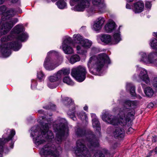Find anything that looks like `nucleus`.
I'll return each mask as SVG.
<instances>
[{"instance_id":"nucleus-56","label":"nucleus","mask_w":157,"mask_h":157,"mask_svg":"<svg viewBox=\"0 0 157 157\" xmlns=\"http://www.w3.org/2000/svg\"><path fill=\"white\" fill-rule=\"evenodd\" d=\"M117 146V143H116L114 144L113 146L112 147L113 149H115L116 148Z\"/></svg>"},{"instance_id":"nucleus-60","label":"nucleus","mask_w":157,"mask_h":157,"mask_svg":"<svg viewBox=\"0 0 157 157\" xmlns=\"http://www.w3.org/2000/svg\"><path fill=\"white\" fill-rule=\"evenodd\" d=\"M5 0H0V5L2 4L4 2Z\"/></svg>"},{"instance_id":"nucleus-14","label":"nucleus","mask_w":157,"mask_h":157,"mask_svg":"<svg viewBox=\"0 0 157 157\" xmlns=\"http://www.w3.org/2000/svg\"><path fill=\"white\" fill-rule=\"evenodd\" d=\"M101 117L104 121L108 124L114 126L118 125L117 117L110 114L108 111H104L102 113Z\"/></svg>"},{"instance_id":"nucleus-28","label":"nucleus","mask_w":157,"mask_h":157,"mask_svg":"<svg viewBox=\"0 0 157 157\" xmlns=\"http://www.w3.org/2000/svg\"><path fill=\"white\" fill-rule=\"evenodd\" d=\"M144 92L146 95L149 97H151L154 94L153 89L150 87L145 88L144 90Z\"/></svg>"},{"instance_id":"nucleus-45","label":"nucleus","mask_w":157,"mask_h":157,"mask_svg":"<svg viewBox=\"0 0 157 157\" xmlns=\"http://www.w3.org/2000/svg\"><path fill=\"white\" fill-rule=\"evenodd\" d=\"M153 85L154 87L157 89V77L154 78L153 82Z\"/></svg>"},{"instance_id":"nucleus-35","label":"nucleus","mask_w":157,"mask_h":157,"mask_svg":"<svg viewBox=\"0 0 157 157\" xmlns=\"http://www.w3.org/2000/svg\"><path fill=\"white\" fill-rule=\"evenodd\" d=\"M58 74L60 75V77L61 78V76L62 74L64 75H68L70 74V70L67 69L63 68L61 70H60L58 72Z\"/></svg>"},{"instance_id":"nucleus-13","label":"nucleus","mask_w":157,"mask_h":157,"mask_svg":"<svg viewBox=\"0 0 157 157\" xmlns=\"http://www.w3.org/2000/svg\"><path fill=\"white\" fill-rule=\"evenodd\" d=\"M19 10L18 12L20 13H21V10L19 8ZM17 12H18L17 10L12 8L6 10V7L4 5L0 6V14H2V20L3 21H5L10 17L14 16Z\"/></svg>"},{"instance_id":"nucleus-4","label":"nucleus","mask_w":157,"mask_h":157,"mask_svg":"<svg viewBox=\"0 0 157 157\" xmlns=\"http://www.w3.org/2000/svg\"><path fill=\"white\" fill-rule=\"evenodd\" d=\"M105 63L109 64L110 60L109 57L105 54H101L97 57H91L87 63L89 71L92 74L98 75L103 68Z\"/></svg>"},{"instance_id":"nucleus-57","label":"nucleus","mask_w":157,"mask_h":157,"mask_svg":"<svg viewBox=\"0 0 157 157\" xmlns=\"http://www.w3.org/2000/svg\"><path fill=\"white\" fill-rule=\"evenodd\" d=\"M34 83H35V86H36L37 85L36 81L34 80H32V84H31V87L32 88V85H33V84ZM32 89H33V88H32Z\"/></svg>"},{"instance_id":"nucleus-11","label":"nucleus","mask_w":157,"mask_h":157,"mask_svg":"<svg viewBox=\"0 0 157 157\" xmlns=\"http://www.w3.org/2000/svg\"><path fill=\"white\" fill-rule=\"evenodd\" d=\"M91 0H70V3L71 6L76 4L74 7L75 11L83 12L90 5Z\"/></svg>"},{"instance_id":"nucleus-7","label":"nucleus","mask_w":157,"mask_h":157,"mask_svg":"<svg viewBox=\"0 0 157 157\" xmlns=\"http://www.w3.org/2000/svg\"><path fill=\"white\" fill-rule=\"evenodd\" d=\"M51 54L52 56H57V60H54L51 59L50 57L48 56L46 58L44 65L45 68L48 71H52L54 69L59 65L62 62L63 58L62 56L59 55L58 53L54 51H50L48 54Z\"/></svg>"},{"instance_id":"nucleus-62","label":"nucleus","mask_w":157,"mask_h":157,"mask_svg":"<svg viewBox=\"0 0 157 157\" xmlns=\"http://www.w3.org/2000/svg\"><path fill=\"white\" fill-rule=\"evenodd\" d=\"M117 110V108H114L113 109V111L114 112H116V111Z\"/></svg>"},{"instance_id":"nucleus-20","label":"nucleus","mask_w":157,"mask_h":157,"mask_svg":"<svg viewBox=\"0 0 157 157\" xmlns=\"http://www.w3.org/2000/svg\"><path fill=\"white\" fill-rule=\"evenodd\" d=\"M117 26V25L113 21L110 20L105 25V30L107 33H110L115 30Z\"/></svg>"},{"instance_id":"nucleus-3","label":"nucleus","mask_w":157,"mask_h":157,"mask_svg":"<svg viewBox=\"0 0 157 157\" xmlns=\"http://www.w3.org/2000/svg\"><path fill=\"white\" fill-rule=\"evenodd\" d=\"M135 111L133 108L125 107L120 109L118 113V145L122 142L125 136L124 129L127 123L134 119Z\"/></svg>"},{"instance_id":"nucleus-58","label":"nucleus","mask_w":157,"mask_h":157,"mask_svg":"<svg viewBox=\"0 0 157 157\" xmlns=\"http://www.w3.org/2000/svg\"><path fill=\"white\" fill-rule=\"evenodd\" d=\"M84 109L85 111H87L88 110V107L86 105L84 107Z\"/></svg>"},{"instance_id":"nucleus-48","label":"nucleus","mask_w":157,"mask_h":157,"mask_svg":"<svg viewBox=\"0 0 157 157\" xmlns=\"http://www.w3.org/2000/svg\"><path fill=\"white\" fill-rule=\"evenodd\" d=\"M151 6V2H147L145 3V6L147 8L150 9Z\"/></svg>"},{"instance_id":"nucleus-23","label":"nucleus","mask_w":157,"mask_h":157,"mask_svg":"<svg viewBox=\"0 0 157 157\" xmlns=\"http://www.w3.org/2000/svg\"><path fill=\"white\" fill-rule=\"evenodd\" d=\"M101 41L106 44H109L111 42V37L110 35L103 34L101 35Z\"/></svg>"},{"instance_id":"nucleus-10","label":"nucleus","mask_w":157,"mask_h":157,"mask_svg":"<svg viewBox=\"0 0 157 157\" xmlns=\"http://www.w3.org/2000/svg\"><path fill=\"white\" fill-rule=\"evenodd\" d=\"M10 131V134H9L7 138H5L6 136V134H4L2 136V138H0V157H2V154L3 152L5 153H7L9 151V149L7 147H4V144L10 140H11L15 134V132L14 129L10 130L8 129V131ZM7 134V133H6Z\"/></svg>"},{"instance_id":"nucleus-19","label":"nucleus","mask_w":157,"mask_h":157,"mask_svg":"<svg viewBox=\"0 0 157 157\" xmlns=\"http://www.w3.org/2000/svg\"><path fill=\"white\" fill-rule=\"evenodd\" d=\"M144 4L142 1H138L133 3L132 10L135 13L142 12L144 10Z\"/></svg>"},{"instance_id":"nucleus-44","label":"nucleus","mask_w":157,"mask_h":157,"mask_svg":"<svg viewBox=\"0 0 157 157\" xmlns=\"http://www.w3.org/2000/svg\"><path fill=\"white\" fill-rule=\"evenodd\" d=\"M37 77L40 80H42L44 78V75L41 71H40L37 73Z\"/></svg>"},{"instance_id":"nucleus-30","label":"nucleus","mask_w":157,"mask_h":157,"mask_svg":"<svg viewBox=\"0 0 157 157\" xmlns=\"http://www.w3.org/2000/svg\"><path fill=\"white\" fill-rule=\"evenodd\" d=\"M77 115L78 118L82 120H85L86 121V119H87L86 114L85 112L83 111L78 112Z\"/></svg>"},{"instance_id":"nucleus-43","label":"nucleus","mask_w":157,"mask_h":157,"mask_svg":"<svg viewBox=\"0 0 157 157\" xmlns=\"http://www.w3.org/2000/svg\"><path fill=\"white\" fill-rule=\"evenodd\" d=\"M98 21L96 23L102 26L104 24L105 20L103 17H100L98 18Z\"/></svg>"},{"instance_id":"nucleus-50","label":"nucleus","mask_w":157,"mask_h":157,"mask_svg":"<svg viewBox=\"0 0 157 157\" xmlns=\"http://www.w3.org/2000/svg\"><path fill=\"white\" fill-rule=\"evenodd\" d=\"M157 137L156 136H152V141L153 142H156L157 141Z\"/></svg>"},{"instance_id":"nucleus-52","label":"nucleus","mask_w":157,"mask_h":157,"mask_svg":"<svg viewBox=\"0 0 157 157\" xmlns=\"http://www.w3.org/2000/svg\"><path fill=\"white\" fill-rule=\"evenodd\" d=\"M11 2L13 3H17L19 6L20 4V2L19 0H11Z\"/></svg>"},{"instance_id":"nucleus-49","label":"nucleus","mask_w":157,"mask_h":157,"mask_svg":"<svg viewBox=\"0 0 157 157\" xmlns=\"http://www.w3.org/2000/svg\"><path fill=\"white\" fill-rule=\"evenodd\" d=\"M153 152H154L155 154L157 153V146L154 149L151 151L150 152V154H152Z\"/></svg>"},{"instance_id":"nucleus-15","label":"nucleus","mask_w":157,"mask_h":157,"mask_svg":"<svg viewBox=\"0 0 157 157\" xmlns=\"http://www.w3.org/2000/svg\"><path fill=\"white\" fill-rule=\"evenodd\" d=\"M87 145L90 150L93 151L94 148L98 147L99 146V141L98 139L90 132L88 135L86 136Z\"/></svg>"},{"instance_id":"nucleus-59","label":"nucleus","mask_w":157,"mask_h":157,"mask_svg":"<svg viewBox=\"0 0 157 157\" xmlns=\"http://www.w3.org/2000/svg\"><path fill=\"white\" fill-rule=\"evenodd\" d=\"M133 130V129L131 127H130L128 129V132L129 131H132Z\"/></svg>"},{"instance_id":"nucleus-46","label":"nucleus","mask_w":157,"mask_h":157,"mask_svg":"<svg viewBox=\"0 0 157 157\" xmlns=\"http://www.w3.org/2000/svg\"><path fill=\"white\" fill-rule=\"evenodd\" d=\"M117 127H116V129L113 132V135L114 137L116 139L118 138V130Z\"/></svg>"},{"instance_id":"nucleus-36","label":"nucleus","mask_w":157,"mask_h":157,"mask_svg":"<svg viewBox=\"0 0 157 157\" xmlns=\"http://www.w3.org/2000/svg\"><path fill=\"white\" fill-rule=\"evenodd\" d=\"M150 45L151 47L156 51L157 50V40L155 38H153L150 40Z\"/></svg>"},{"instance_id":"nucleus-12","label":"nucleus","mask_w":157,"mask_h":157,"mask_svg":"<svg viewBox=\"0 0 157 157\" xmlns=\"http://www.w3.org/2000/svg\"><path fill=\"white\" fill-rule=\"evenodd\" d=\"M10 17L6 20L5 22H3L0 27L1 30V33L2 35L6 34L11 29L13 25L18 21V19L17 18H12Z\"/></svg>"},{"instance_id":"nucleus-39","label":"nucleus","mask_w":157,"mask_h":157,"mask_svg":"<svg viewBox=\"0 0 157 157\" xmlns=\"http://www.w3.org/2000/svg\"><path fill=\"white\" fill-rule=\"evenodd\" d=\"M89 6L87 8H86V9L87 8V9H86V11L88 13L89 16L93 14L95 11H98L99 12V11L97 9H96L95 7V8L93 7L89 8L88 7H89ZM86 9V8L85 9V10Z\"/></svg>"},{"instance_id":"nucleus-21","label":"nucleus","mask_w":157,"mask_h":157,"mask_svg":"<svg viewBox=\"0 0 157 157\" xmlns=\"http://www.w3.org/2000/svg\"><path fill=\"white\" fill-rule=\"evenodd\" d=\"M91 116L94 117L92 120L93 126L94 128L96 129L98 133L99 136H100L101 134V126L98 119L94 114H92Z\"/></svg>"},{"instance_id":"nucleus-24","label":"nucleus","mask_w":157,"mask_h":157,"mask_svg":"<svg viewBox=\"0 0 157 157\" xmlns=\"http://www.w3.org/2000/svg\"><path fill=\"white\" fill-rule=\"evenodd\" d=\"M75 42L78 44H81L84 40L82 36L79 34H75L73 36Z\"/></svg>"},{"instance_id":"nucleus-18","label":"nucleus","mask_w":157,"mask_h":157,"mask_svg":"<svg viewBox=\"0 0 157 157\" xmlns=\"http://www.w3.org/2000/svg\"><path fill=\"white\" fill-rule=\"evenodd\" d=\"M92 2L93 4L95 6L96 9L98 10L99 13H102L104 12L105 6L103 0H92Z\"/></svg>"},{"instance_id":"nucleus-61","label":"nucleus","mask_w":157,"mask_h":157,"mask_svg":"<svg viewBox=\"0 0 157 157\" xmlns=\"http://www.w3.org/2000/svg\"><path fill=\"white\" fill-rule=\"evenodd\" d=\"M134 0H126V2L127 3H130L132 2Z\"/></svg>"},{"instance_id":"nucleus-17","label":"nucleus","mask_w":157,"mask_h":157,"mask_svg":"<svg viewBox=\"0 0 157 157\" xmlns=\"http://www.w3.org/2000/svg\"><path fill=\"white\" fill-rule=\"evenodd\" d=\"M92 44L91 41L88 39H84L80 45H78L76 47V50L78 51V53L79 54L82 53L85 51V48H90Z\"/></svg>"},{"instance_id":"nucleus-34","label":"nucleus","mask_w":157,"mask_h":157,"mask_svg":"<svg viewBox=\"0 0 157 157\" xmlns=\"http://www.w3.org/2000/svg\"><path fill=\"white\" fill-rule=\"evenodd\" d=\"M76 135L78 137H82L85 134V131L80 128H77L75 130Z\"/></svg>"},{"instance_id":"nucleus-40","label":"nucleus","mask_w":157,"mask_h":157,"mask_svg":"<svg viewBox=\"0 0 157 157\" xmlns=\"http://www.w3.org/2000/svg\"><path fill=\"white\" fill-rule=\"evenodd\" d=\"M43 108L46 109H51L53 110H55L56 109V106L54 104H51L49 105L43 106Z\"/></svg>"},{"instance_id":"nucleus-29","label":"nucleus","mask_w":157,"mask_h":157,"mask_svg":"<svg viewBox=\"0 0 157 157\" xmlns=\"http://www.w3.org/2000/svg\"><path fill=\"white\" fill-rule=\"evenodd\" d=\"M58 7L60 9H63L66 7V3L63 0H59L56 3Z\"/></svg>"},{"instance_id":"nucleus-32","label":"nucleus","mask_w":157,"mask_h":157,"mask_svg":"<svg viewBox=\"0 0 157 157\" xmlns=\"http://www.w3.org/2000/svg\"><path fill=\"white\" fill-rule=\"evenodd\" d=\"M124 104L129 107H134L136 105V101H131L129 100H125L124 102Z\"/></svg>"},{"instance_id":"nucleus-27","label":"nucleus","mask_w":157,"mask_h":157,"mask_svg":"<svg viewBox=\"0 0 157 157\" xmlns=\"http://www.w3.org/2000/svg\"><path fill=\"white\" fill-rule=\"evenodd\" d=\"M62 47L63 50L66 54H73L74 52L73 49L70 45L67 46L64 45V47Z\"/></svg>"},{"instance_id":"nucleus-51","label":"nucleus","mask_w":157,"mask_h":157,"mask_svg":"<svg viewBox=\"0 0 157 157\" xmlns=\"http://www.w3.org/2000/svg\"><path fill=\"white\" fill-rule=\"evenodd\" d=\"M154 106V104L151 103L150 102V103L148 105H147V107L149 108H151L153 107Z\"/></svg>"},{"instance_id":"nucleus-26","label":"nucleus","mask_w":157,"mask_h":157,"mask_svg":"<svg viewBox=\"0 0 157 157\" xmlns=\"http://www.w3.org/2000/svg\"><path fill=\"white\" fill-rule=\"evenodd\" d=\"M80 60V57L77 54H75L71 56L69 61L71 63L73 64L79 61Z\"/></svg>"},{"instance_id":"nucleus-2","label":"nucleus","mask_w":157,"mask_h":157,"mask_svg":"<svg viewBox=\"0 0 157 157\" xmlns=\"http://www.w3.org/2000/svg\"><path fill=\"white\" fill-rule=\"evenodd\" d=\"M40 118H41L40 120V123H41L40 132L39 131V128L35 126L32 128L30 133L32 137L37 135L36 138H33V141L35 144L37 146L44 143L45 142V139L51 141L54 138L52 132L49 130L51 121L44 116L40 117Z\"/></svg>"},{"instance_id":"nucleus-47","label":"nucleus","mask_w":157,"mask_h":157,"mask_svg":"<svg viewBox=\"0 0 157 157\" xmlns=\"http://www.w3.org/2000/svg\"><path fill=\"white\" fill-rule=\"evenodd\" d=\"M48 86L51 89H53L56 87V86L54 84L49 82L47 84Z\"/></svg>"},{"instance_id":"nucleus-8","label":"nucleus","mask_w":157,"mask_h":157,"mask_svg":"<svg viewBox=\"0 0 157 157\" xmlns=\"http://www.w3.org/2000/svg\"><path fill=\"white\" fill-rule=\"evenodd\" d=\"M67 121L63 118L60 119L59 124L54 125V130L56 132V141L57 143L59 144L62 142V138L64 136L67 129Z\"/></svg>"},{"instance_id":"nucleus-16","label":"nucleus","mask_w":157,"mask_h":157,"mask_svg":"<svg viewBox=\"0 0 157 157\" xmlns=\"http://www.w3.org/2000/svg\"><path fill=\"white\" fill-rule=\"evenodd\" d=\"M64 104L68 108L71 107V110L70 109L67 112V114L74 121L76 120V118L75 116V107L74 105L73 102L72 101L71 99L69 98L66 97L65 98L63 101Z\"/></svg>"},{"instance_id":"nucleus-25","label":"nucleus","mask_w":157,"mask_h":157,"mask_svg":"<svg viewBox=\"0 0 157 157\" xmlns=\"http://www.w3.org/2000/svg\"><path fill=\"white\" fill-rule=\"evenodd\" d=\"M126 88L129 90L130 93L132 96L134 97L136 96L135 87L134 85L131 83H128L127 84Z\"/></svg>"},{"instance_id":"nucleus-38","label":"nucleus","mask_w":157,"mask_h":157,"mask_svg":"<svg viewBox=\"0 0 157 157\" xmlns=\"http://www.w3.org/2000/svg\"><path fill=\"white\" fill-rule=\"evenodd\" d=\"M72 40L71 38L68 37L66 38L63 43L62 47H64V45H65V46L70 45V44L72 43Z\"/></svg>"},{"instance_id":"nucleus-31","label":"nucleus","mask_w":157,"mask_h":157,"mask_svg":"<svg viewBox=\"0 0 157 157\" xmlns=\"http://www.w3.org/2000/svg\"><path fill=\"white\" fill-rule=\"evenodd\" d=\"M140 61L146 63H148V58L146 53L144 52H141L140 53Z\"/></svg>"},{"instance_id":"nucleus-55","label":"nucleus","mask_w":157,"mask_h":157,"mask_svg":"<svg viewBox=\"0 0 157 157\" xmlns=\"http://www.w3.org/2000/svg\"><path fill=\"white\" fill-rule=\"evenodd\" d=\"M119 29H118V42L122 40L121 38V37L120 32L119 31Z\"/></svg>"},{"instance_id":"nucleus-6","label":"nucleus","mask_w":157,"mask_h":157,"mask_svg":"<svg viewBox=\"0 0 157 157\" xmlns=\"http://www.w3.org/2000/svg\"><path fill=\"white\" fill-rule=\"evenodd\" d=\"M62 148L59 146L56 148L55 145L49 143L44 145L40 149V154L41 157H59L61 152Z\"/></svg>"},{"instance_id":"nucleus-5","label":"nucleus","mask_w":157,"mask_h":157,"mask_svg":"<svg viewBox=\"0 0 157 157\" xmlns=\"http://www.w3.org/2000/svg\"><path fill=\"white\" fill-rule=\"evenodd\" d=\"M85 144V141L82 139L78 140L75 153L76 157H91V153L88 151ZM104 155L101 151H98L94 154L93 157H104Z\"/></svg>"},{"instance_id":"nucleus-9","label":"nucleus","mask_w":157,"mask_h":157,"mask_svg":"<svg viewBox=\"0 0 157 157\" xmlns=\"http://www.w3.org/2000/svg\"><path fill=\"white\" fill-rule=\"evenodd\" d=\"M86 73L85 67L80 65L72 69L71 75L77 81L81 82L85 79Z\"/></svg>"},{"instance_id":"nucleus-63","label":"nucleus","mask_w":157,"mask_h":157,"mask_svg":"<svg viewBox=\"0 0 157 157\" xmlns=\"http://www.w3.org/2000/svg\"><path fill=\"white\" fill-rule=\"evenodd\" d=\"M46 2H48H48H50V0H46Z\"/></svg>"},{"instance_id":"nucleus-1","label":"nucleus","mask_w":157,"mask_h":157,"mask_svg":"<svg viewBox=\"0 0 157 157\" xmlns=\"http://www.w3.org/2000/svg\"><path fill=\"white\" fill-rule=\"evenodd\" d=\"M24 31V29L23 26L21 25H18L14 27L12 33L10 35L8 36H5L1 39L2 44L0 48L2 55L3 57H7L10 55L11 54V49H13L15 51H17L21 47V44L17 41L7 43L4 42L11 40L15 37L18 40L24 41L28 37V35L26 33H22Z\"/></svg>"},{"instance_id":"nucleus-22","label":"nucleus","mask_w":157,"mask_h":157,"mask_svg":"<svg viewBox=\"0 0 157 157\" xmlns=\"http://www.w3.org/2000/svg\"><path fill=\"white\" fill-rule=\"evenodd\" d=\"M140 78L146 84H148L150 82L147 71L144 69H141L139 75Z\"/></svg>"},{"instance_id":"nucleus-37","label":"nucleus","mask_w":157,"mask_h":157,"mask_svg":"<svg viewBox=\"0 0 157 157\" xmlns=\"http://www.w3.org/2000/svg\"><path fill=\"white\" fill-rule=\"evenodd\" d=\"M63 82L67 84L73 85H74V82L68 76L64 77L63 79Z\"/></svg>"},{"instance_id":"nucleus-41","label":"nucleus","mask_w":157,"mask_h":157,"mask_svg":"<svg viewBox=\"0 0 157 157\" xmlns=\"http://www.w3.org/2000/svg\"><path fill=\"white\" fill-rule=\"evenodd\" d=\"M101 27L102 26L100 25H99L97 23H96L94 24L93 27L95 31H98L101 29Z\"/></svg>"},{"instance_id":"nucleus-54","label":"nucleus","mask_w":157,"mask_h":157,"mask_svg":"<svg viewBox=\"0 0 157 157\" xmlns=\"http://www.w3.org/2000/svg\"><path fill=\"white\" fill-rule=\"evenodd\" d=\"M38 113H39L40 114H45V113L44 111L42 109H40V110H39L38 111Z\"/></svg>"},{"instance_id":"nucleus-64","label":"nucleus","mask_w":157,"mask_h":157,"mask_svg":"<svg viewBox=\"0 0 157 157\" xmlns=\"http://www.w3.org/2000/svg\"><path fill=\"white\" fill-rule=\"evenodd\" d=\"M138 98L140 99L142 98V97L140 96H138Z\"/></svg>"},{"instance_id":"nucleus-53","label":"nucleus","mask_w":157,"mask_h":157,"mask_svg":"<svg viewBox=\"0 0 157 157\" xmlns=\"http://www.w3.org/2000/svg\"><path fill=\"white\" fill-rule=\"evenodd\" d=\"M126 8L127 9H131L132 8V6L128 3H127L126 6Z\"/></svg>"},{"instance_id":"nucleus-33","label":"nucleus","mask_w":157,"mask_h":157,"mask_svg":"<svg viewBox=\"0 0 157 157\" xmlns=\"http://www.w3.org/2000/svg\"><path fill=\"white\" fill-rule=\"evenodd\" d=\"M61 78L60 75L58 74L57 72L56 74L55 75L51 76L49 77V79L51 82H53L58 81Z\"/></svg>"},{"instance_id":"nucleus-42","label":"nucleus","mask_w":157,"mask_h":157,"mask_svg":"<svg viewBox=\"0 0 157 157\" xmlns=\"http://www.w3.org/2000/svg\"><path fill=\"white\" fill-rule=\"evenodd\" d=\"M113 41H114V44L118 43V31H116L113 35Z\"/></svg>"}]
</instances>
